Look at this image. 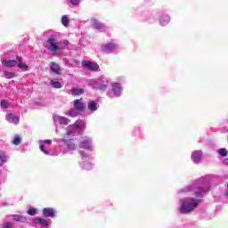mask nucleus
Returning a JSON list of instances; mask_svg holds the SVG:
<instances>
[{"label": "nucleus", "mask_w": 228, "mask_h": 228, "mask_svg": "<svg viewBox=\"0 0 228 228\" xmlns=\"http://www.w3.org/2000/svg\"><path fill=\"white\" fill-rule=\"evenodd\" d=\"M81 155H82V156H86V153H83V152H81Z\"/></svg>", "instance_id": "79ce46f5"}, {"label": "nucleus", "mask_w": 228, "mask_h": 228, "mask_svg": "<svg viewBox=\"0 0 228 228\" xmlns=\"http://www.w3.org/2000/svg\"><path fill=\"white\" fill-rule=\"evenodd\" d=\"M197 206H199V200L191 198L181 206L180 213H182L183 215L186 213H191V211L195 210V208H197Z\"/></svg>", "instance_id": "f257e3e1"}, {"label": "nucleus", "mask_w": 228, "mask_h": 228, "mask_svg": "<svg viewBox=\"0 0 228 228\" xmlns=\"http://www.w3.org/2000/svg\"><path fill=\"white\" fill-rule=\"evenodd\" d=\"M71 4H73L74 6H77V4H79V0H69Z\"/></svg>", "instance_id": "c9c22d12"}, {"label": "nucleus", "mask_w": 228, "mask_h": 228, "mask_svg": "<svg viewBox=\"0 0 228 228\" xmlns=\"http://www.w3.org/2000/svg\"><path fill=\"white\" fill-rule=\"evenodd\" d=\"M4 76L6 79H12V77H15V73L4 71Z\"/></svg>", "instance_id": "4be33fe9"}, {"label": "nucleus", "mask_w": 228, "mask_h": 228, "mask_svg": "<svg viewBox=\"0 0 228 228\" xmlns=\"http://www.w3.org/2000/svg\"><path fill=\"white\" fill-rule=\"evenodd\" d=\"M18 67L19 69H24V70H28V65H26L24 62H19Z\"/></svg>", "instance_id": "c756f323"}, {"label": "nucleus", "mask_w": 228, "mask_h": 228, "mask_svg": "<svg viewBox=\"0 0 228 228\" xmlns=\"http://www.w3.org/2000/svg\"><path fill=\"white\" fill-rule=\"evenodd\" d=\"M0 106L1 108H4V110H7L8 102H6V100H2L0 102Z\"/></svg>", "instance_id": "c85d7f7f"}, {"label": "nucleus", "mask_w": 228, "mask_h": 228, "mask_svg": "<svg viewBox=\"0 0 228 228\" xmlns=\"http://www.w3.org/2000/svg\"><path fill=\"white\" fill-rule=\"evenodd\" d=\"M202 191H206V190H204L203 188H200L199 191H195V195L197 197H199V196L202 195Z\"/></svg>", "instance_id": "f704fd0d"}, {"label": "nucleus", "mask_w": 228, "mask_h": 228, "mask_svg": "<svg viewBox=\"0 0 228 228\" xmlns=\"http://www.w3.org/2000/svg\"><path fill=\"white\" fill-rule=\"evenodd\" d=\"M160 24H162V26H166V24H168V22H170V17L167 14H164L160 17Z\"/></svg>", "instance_id": "f3484780"}, {"label": "nucleus", "mask_w": 228, "mask_h": 228, "mask_svg": "<svg viewBox=\"0 0 228 228\" xmlns=\"http://www.w3.org/2000/svg\"><path fill=\"white\" fill-rule=\"evenodd\" d=\"M78 147L80 149H90V142H88V140L85 139L78 143Z\"/></svg>", "instance_id": "dca6fc26"}, {"label": "nucleus", "mask_w": 228, "mask_h": 228, "mask_svg": "<svg viewBox=\"0 0 228 228\" xmlns=\"http://www.w3.org/2000/svg\"><path fill=\"white\" fill-rule=\"evenodd\" d=\"M191 158L195 163H199V161H200V158H202V151H194Z\"/></svg>", "instance_id": "4468645a"}, {"label": "nucleus", "mask_w": 228, "mask_h": 228, "mask_svg": "<svg viewBox=\"0 0 228 228\" xmlns=\"http://www.w3.org/2000/svg\"><path fill=\"white\" fill-rule=\"evenodd\" d=\"M34 224H38L39 225H42V227H47L49 225V223H47V220L37 217L34 220Z\"/></svg>", "instance_id": "9d476101"}, {"label": "nucleus", "mask_w": 228, "mask_h": 228, "mask_svg": "<svg viewBox=\"0 0 228 228\" xmlns=\"http://www.w3.org/2000/svg\"><path fill=\"white\" fill-rule=\"evenodd\" d=\"M87 107L91 111H97V103L95 102H89Z\"/></svg>", "instance_id": "a211bd4d"}, {"label": "nucleus", "mask_w": 228, "mask_h": 228, "mask_svg": "<svg viewBox=\"0 0 228 228\" xmlns=\"http://www.w3.org/2000/svg\"><path fill=\"white\" fill-rule=\"evenodd\" d=\"M76 110H69V115H70V117H76Z\"/></svg>", "instance_id": "4c0bfd02"}, {"label": "nucleus", "mask_w": 228, "mask_h": 228, "mask_svg": "<svg viewBox=\"0 0 228 228\" xmlns=\"http://www.w3.org/2000/svg\"><path fill=\"white\" fill-rule=\"evenodd\" d=\"M28 215H29V216H35V215H37V208H30L28 211H27Z\"/></svg>", "instance_id": "a878e982"}, {"label": "nucleus", "mask_w": 228, "mask_h": 228, "mask_svg": "<svg viewBox=\"0 0 228 228\" xmlns=\"http://www.w3.org/2000/svg\"><path fill=\"white\" fill-rule=\"evenodd\" d=\"M2 228H13V224L10 223V222H7V223L4 224Z\"/></svg>", "instance_id": "7c9ffc66"}, {"label": "nucleus", "mask_w": 228, "mask_h": 228, "mask_svg": "<svg viewBox=\"0 0 228 228\" xmlns=\"http://www.w3.org/2000/svg\"><path fill=\"white\" fill-rule=\"evenodd\" d=\"M43 216L45 218H54L55 216V212L53 208H45L43 209Z\"/></svg>", "instance_id": "423d86ee"}, {"label": "nucleus", "mask_w": 228, "mask_h": 228, "mask_svg": "<svg viewBox=\"0 0 228 228\" xmlns=\"http://www.w3.org/2000/svg\"><path fill=\"white\" fill-rule=\"evenodd\" d=\"M43 143H46V144H48V145H51V143H53V140H50V139H48V140H44V141H43Z\"/></svg>", "instance_id": "e433bc0d"}, {"label": "nucleus", "mask_w": 228, "mask_h": 228, "mask_svg": "<svg viewBox=\"0 0 228 228\" xmlns=\"http://www.w3.org/2000/svg\"><path fill=\"white\" fill-rule=\"evenodd\" d=\"M2 65L7 68L15 67L17 65V61L15 60L3 61Z\"/></svg>", "instance_id": "f8f14e48"}, {"label": "nucleus", "mask_w": 228, "mask_h": 228, "mask_svg": "<svg viewBox=\"0 0 228 228\" xmlns=\"http://www.w3.org/2000/svg\"><path fill=\"white\" fill-rule=\"evenodd\" d=\"M64 44L67 45V44H69V40H65Z\"/></svg>", "instance_id": "a19ab883"}, {"label": "nucleus", "mask_w": 228, "mask_h": 228, "mask_svg": "<svg viewBox=\"0 0 228 228\" xmlns=\"http://www.w3.org/2000/svg\"><path fill=\"white\" fill-rule=\"evenodd\" d=\"M50 70H52V72H53V74H56L57 76L61 75V67H60V64L56 62L51 63Z\"/></svg>", "instance_id": "0eeeda50"}, {"label": "nucleus", "mask_w": 228, "mask_h": 228, "mask_svg": "<svg viewBox=\"0 0 228 228\" xmlns=\"http://www.w3.org/2000/svg\"><path fill=\"white\" fill-rule=\"evenodd\" d=\"M112 92L116 97H120L122 95V86L118 83L111 84Z\"/></svg>", "instance_id": "39448f33"}, {"label": "nucleus", "mask_w": 228, "mask_h": 228, "mask_svg": "<svg viewBox=\"0 0 228 228\" xmlns=\"http://www.w3.org/2000/svg\"><path fill=\"white\" fill-rule=\"evenodd\" d=\"M105 88H106V85L100 86V90H104Z\"/></svg>", "instance_id": "ea45409f"}, {"label": "nucleus", "mask_w": 228, "mask_h": 228, "mask_svg": "<svg viewBox=\"0 0 228 228\" xmlns=\"http://www.w3.org/2000/svg\"><path fill=\"white\" fill-rule=\"evenodd\" d=\"M59 122L60 124H61L62 126H67L69 119H67V118L65 117H60L59 118Z\"/></svg>", "instance_id": "393cba45"}, {"label": "nucleus", "mask_w": 228, "mask_h": 228, "mask_svg": "<svg viewBox=\"0 0 228 228\" xmlns=\"http://www.w3.org/2000/svg\"><path fill=\"white\" fill-rule=\"evenodd\" d=\"M61 24L65 28H69V16L68 15H63L61 18Z\"/></svg>", "instance_id": "aec40b11"}, {"label": "nucleus", "mask_w": 228, "mask_h": 228, "mask_svg": "<svg viewBox=\"0 0 228 228\" xmlns=\"http://www.w3.org/2000/svg\"><path fill=\"white\" fill-rule=\"evenodd\" d=\"M8 122H13V124H19V117L15 116L13 113H10L6 117Z\"/></svg>", "instance_id": "ddd939ff"}, {"label": "nucleus", "mask_w": 228, "mask_h": 228, "mask_svg": "<svg viewBox=\"0 0 228 228\" xmlns=\"http://www.w3.org/2000/svg\"><path fill=\"white\" fill-rule=\"evenodd\" d=\"M82 67L86 69V70H91L93 72H97V70H99V64L89 61H83Z\"/></svg>", "instance_id": "7ed1b4c3"}, {"label": "nucleus", "mask_w": 228, "mask_h": 228, "mask_svg": "<svg viewBox=\"0 0 228 228\" xmlns=\"http://www.w3.org/2000/svg\"><path fill=\"white\" fill-rule=\"evenodd\" d=\"M70 129H77V134H80L83 129H85V121L77 120L72 126H70Z\"/></svg>", "instance_id": "20e7f679"}, {"label": "nucleus", "mask_w": 228, "mask_h": 228, "mask_svg": "<svg viewBox=\"0 0 228 228\" xmlns=\"http://www.w3.org/2000/svg\"><path fill=\"white\" fill-rule=\"evenodd\" d=\"M102 51H115V49H117V45H115L113 43L103 45L102 46Z\"/></svg>", "instance_id": "9b49d317"}, {"label": "nucleus", "mask_w": 228, "mask_h": 228, "mask_svg": "<svg viewBox=\"0 0 228 228\" xmlns=\"http://www.w3.org/2000/svg\"><path fill=\"white\" fill-rule=\"evenodd\" d=\"M226 196L228 197V191H226Z\"/></svg>", "instance_id": "37998d69"}, {"label": "nucleus", "mask_w": 228, "mask_h": 228, "mask_svg": "<svg viewBox=\"0 0 228 228\" xmlns=\"http://www.w3.org/2000/svg\"><path fill=\"white\" fill-rule=\"evenodd\" d=\"M13 220H15V222H20L22 220V216L14 215L13 216Z\"/></svg>", "instance_id": "2f4dec72"}, {"label": "nucleus", "mask_w": 228, "mask_h": 228, "mask_svg": "<svg viewBox=\"0 0 228 228\" xmlns=\"http://www.w3.org/2000/svg\"><path fill=\"white\" fill-rule=\"evenodd\" d=\"M58 39L56 38V36H50L48 39L45 42V47L50 53H53V54H56L58 53V50L60 49Z\"/></svg>", "instance_id": "f03ea898"}, {"label": "nucleus", "mask_w": 228, "mask_h": 228, "mask_svg": "<svg viewBox=\"0 0 228 228\" xmlns=\"http://www.w3.org/2000/svg\"><path fill=\"white\" fill-rule=\"evenodd\" d=\"M40 151L44 152V154H49V151L45 150V146L44 144L40 145Z\"/></svg>", "instance_id": "72a5a7b5"}, {"label": "nucleus", "mask_w": 228, "mask_h": 228, "mask_svg": "<svg viewBox=\"0 0 228 228\" xmlns=\"http://www.w3.org/2000/svg\"><path fill=\"white\" fill-rule=\"evenodd\" d=\"M16 58H17V61H18L19 63L22 62V57L17 55Z\"/></svg>", "instance_id": "58836bf2"}, {"label": "nucleus", "mask_w": 228, "mask_h": 228, "mask_svg": "<svg viewBox=\"0 0 228 228\" xmlns=\"http://www.w3.org/2000/svg\"><path fill=\"white\" fill-rule=\"evenodd\" d=\"M83 170H92V164L90 162H84L82 164Z\"/></svg>", "instance_id": "5701e85b"}, {"label": "nucleus", "mask_w": 228, "mask_h": 228, "mask_svg": "<svg viewBox=\"0 0 228 228\" xmlns=\"http://www.w3.org/2000/svg\"><path fill=\"white\" fill-rule=\"evenodd\" d=\"M50 85H52L53 88H61V82L60 81L51 80Z\"/></svg>", "instance_id": "412c9836"}, {"label": "nucleus", "mask_w": 228, "mask_h": 228, "mask_svg": "<svg viewBox=\"0 0 228 228\" xmlns=\"http://www.w3.org/2000/svg\"><path fill=\"white\" fill-rule=\"evenodd\" d=\"M71 94L72 95H83V94H85V91L81 88H77V87H72L71 88Z\"/></svg>", "instance_id": "2eb2a0df"}, {"label": "nucleus", "mask_w": 228, "mask_h": 228, "mask_svg": "<svg viewBox=\"0 0 228 228\" xmlns=\"http://www.w3.org/2000/svg\"><path fill=\"white\" fill-rule=\"evenodd\" d=\"M227 154H228V151L225 148H221L219 150V156L225 157V156H227Z\"/></svg>", "instance_id": "bb28decb"}, {"label": "nucleus", "mask_w": 228, "mask_h": 228, "mask_svg": "<svg viewBox=\"0 0 228 228\" xmlns=\"http://www.w3.org/2000/svg\"><path fill=\"white\" fill-rule=\"evenodd\" d=\"M4 163H6V154L4 153V151H0V167H2V165H4Z\"/></svg>", "instance_id": "6ab92c4d"}, {"label": "nucleus", "mask_w": 228, "mask_h": 228, "mask_svg": "<svg viewBox=\"0 0 228 228\" xmlns=\"http://www.w3.org/2000/svg\"><path fill=\"white\" fill-rule=\"evenodd\" d=\"M94 28L95 29H102V23H94Z\"/></svg>", "instance_id": "473e14b6"}, {"label": "nucleus", "mask_w": 228, "mask_h": 228, "mask_svg": "<svg viewBox=\"0 0 228 228\" xmlns=\"http://www.w3.org/2000/svg\"><path fill=\"white\" fill-rule=\"evenodd\" d=\"M62 142L69 151H76V149H77V146L72 142V140L62 139Z\"/></svg>", "instance_id": "1a4fd4ad"}, {"label": "nucleus", "mask_w": 228, "mask_h": 228, "mask_svg": "<svg viewBox=\"0 0 228 228\" xmlns=\"http://www.w3.org/2000/svg\"><path fill=\"white\" fill-rule=\"evenodd\" d=\"M73 106L77 111L85 112V103H82L80 100H75L73 102Z\"/></svg>", "instance_id": "6e6552de"}, {"label": "nucleus", "mask_w": 228, "mask_h": 228, "mask_svg": "<svg viewBox=\"0 0 228 228\" xmlns=\"http://www.w3.org/2000/svg\"><path fill=\"white\" fill-rule=\"evenodd\" d=\"M68 136H72V134H77V129H71L70 126L68 128Z\"/></svg>", "instance_id": "b1692460"}, {"label": "nucleus", "mask_w": 228, "mask_h": 228, "mask_svg": "<svg viewBox=\"0 0 228 228\" xmlns=\"http://www.w3.org/2000/svg\"><path fill=\"white\" fill-rule=\"evenodd\" d=\"M21 139L19 136H15L12 140L13 145H20Z\"/></svg>", "instance_id": "cd10ccee"}]
</instances>
